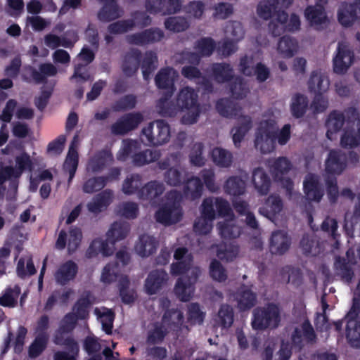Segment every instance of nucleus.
Wrapping results in <instances>:
<instances>
[{
	"mask_svg": "<svg viewBox=\"0 0 360 360\" xmlns=\"http://www.w3.org/2000/svg\"><path fill=\"white\" fill-rule=\"evenodd\" d=\"M190 264L186 261H178L171 265V274L181 275L176 281L174 291L182 302L189 301L194 293L195 285L200 274L199 268L195 267L189 271Z\"/></svg>",
	"mask_w": 360,
	"mask_h": 360,
	"instance_id": "1",
	"label": "nucleus"
},
{
	"mask_svg": "<svg viewBox=\"0 0 360 360\" xmlns=\"http://www.w3.org/2000/svg\"><path fill=\"white\" fill-rule=\"evenodd\" d=\"M176 103L181 110L188 111L181 117L182 124H193L197 122L201 110L198 103V95L193 88L190 86L182 88L178 93Z\"/></svg>",
	"mask_w": 360,
	"mask_h": 360,
	"instance_id": "2",
	"label": "nucleus"
},
{
	"mask_svg": "<svg viewBox=\"0 0 360 360\" xmlns=\"http://www.w3.org/2000/svg\"><path fill=\"white\" fill-rule=\"evenodd\" d=\"M281 322V313L278 306L269 303L264 307H259L252 313V327L255 330H264L275 329Z\"/></svg>",
	"mask_w": 360,
	"mask_h": 360,
	"instance_id": "3",
	"label": "nucleus"
},
{
	"mask_svg": "<svg viewBox=\"0 0 360 360\" xmlns=\"http://www.w3.org/2000/svg\"><path fill=\"white\" fill-rule=\"evenodd\" d=\"M360 280L354 293L352 304L345 315L347 339L356 347L360 346Z\"/></svg>",
	"mask_w": 360,
	"mask_h": 360,
	"instance_id": "4",
	"label": "nucleus"
},
{
	"mask_svg": "<svg viewBox=\"0 0 360 360\" xmlns=\"http://www.w3.org/2000/svg\"><path fill=\"white\" fill-rule=\"evenodd\" d=\"M170 127L163 120H157L150 122L143 128L141 134V141L148 146H161L169 141Z\"/></svg>",
	"mask_w": 360,
	"mask_h": 360,
	"instance_id": "5",
	"label": "nucleus"
},
{
	"mask_svg": "<svg viewBox=\"0 0 360 360\" xmlns=\"http://www.w3.org/2000/svg\"><path fill=\"white\" fill-rule=\"evenodd\" d=\"M276 141V122L266 120L260 122L255 133V146L263 154L274 150Z\"/></svg>",
	"mask_w": 360,
	"mask_h": 360,
	"instance_id": "6",
	"label": "nucleus"
},
{
	"mask_svg": "<svg viewBox=\"0 0 360 360\" xmlns=\"http://www.w3.org/2000/svg\"><path fill=\"white\" fill-rule=\"evenodd\" d=\"M291 162L285 157H279L275 159L270 165V171L275 181L280 183L285 189L286 195L290 198L293 194L294 183L286 175L292 169Z\"/></svg>",
	"mask_w": 360,
	"mask_h": 360,
	"instance_id": "7",
	"label": "nucleus"
},
{
	"mask_svg": "<svg viewBox=\"0 0 360 360\" xmlns=\"http://www.w3.org/2000/svg\"><path fill=\"white\" fill-rule=\"evenodd\" d=\"M316 339L317 335L315 330L307 319L302 323L300 328L295 327L294 328L290 336L292 346L298 350H301L304 347V342L313 344L316 342Z\"/></svg>",
	"mask_w": 360,
	"mask_h": 360,
	"instance_id": "8",
	"label": "nucleus"
},
{
	"mask_svg": "<svg viewBox=\"0 0 360 360\" xmlns=\"http://www.w3.org/2000/svg\"><path fill=\"white\" fill-rule=\"evenodd\" d=\"M82 239V232L80 228L71 226L68 233L62 229L58 234L56 242V248L62 250L68 245V252L70 255L74 253L79 247Z\"/></svg>",
	"mask_w": 360,
	"mask_h": 360,
	"instance_id": "9",
	"label": "nucleus"
},
{
	"mask_svg": "<svg viewBox=\"0 0 360 360\" xmlns=\"http://www.w3.org/2000/svg\"><path fill=\"white\" fill-rule=\"evenodd\" d=\"M336 51L333 60V71L337 74H345L354 62V51L343 41L338 42Z\"/></svg>",
	"mask_w": 360,
	"mask_h": 360,
	"instance_id": "10",
	"label": "nucleus"
},
{
	"mask_svg": "<svg viewBox=\"0 0 360 360\" xmlns=\"http://www.w3.org/2000/svg\"><path fill=\"white\" fill-rule=\"evenodd\" d=\"M143 120V116L139 112L127 113L112 124L111 132L114 135H124L136 129Z\"/></svg>",
	"mask_w": 360,
	"mask_h": 360,
	"instance_id": "11",
	"label": "nucleus"
},
{
	"mask_svg": "<svg viewBox=\"0 0 360 360\" xmlns=\"http://www.w3.org/2000/svg\"><path fill=\"white\" fill-rule=\"evenodd\" d=\"M347 165V156L340 150H331L325 162V169L329 174H340Z\"/></svg>",
	"mask_w": 360,
	"mask_h": 360,
	"instance_id": "12",
	"label": "nucleus"
},
{
	"mask_svg": "<svg viewBox=\"0 0 360 360\" xmlns=\"http://www.w3.org/2000/svg\"><path fill=\"white\" fill-rule=\"evenodd\" d=\"M338 18L342 25L352 26L357 19H360V0L352 4L342 3L338 12Z\"/></svg>",
	"mask_w": 360,
	"mask_h": 360,
	"instance_id": "13",
	"label": "nucleus"
},
{
	"mask_svg": "<svg viewBox=\"0 0 360 360\" xmlns=\"http://www.w3.org/2000/svg\"><path fill=\"white\" fill-rule=\"evenodd\" d=\"M303 190L306 198L309 201L319 202L323 195L324 190L317 176L309 174L303 182Z\"/></svg>",
	"mask_w": 360,
	"mask_h": 360,
	"instance_id": "14",
	"label": "nucleus"
},
{
	"mask_svg": "<svg viewBox=\"0 0 360 360\" xmlns=\"http://www.w3.org/2000/svg\"><path fill=\"white\" fill-rule=\"evenodd\" d=\"M155 218L165 226L176 224L181 220V209H176L174 205L165 203L156 211Z\"/></svg>",
	"mask_w": 360,
	"mask_h": 360,
	"instance_id": "15",
	"label": "nucleus"
},
{
	"mask_svg": "<svg viewBox=\"0 0 360 360\" xmlns=\"http://www.w3.org/2000/svg\"><path fill=\"white\" fill-rule=\"evenodd\" d=\"M78 269L77 263L71 259L60 264L54 273L56 282L62 286L68 284L76 278Z\"/></svg>",
	"mask_w": 360,
	"mask_h": 360,
	"instance_id": "16",
	"label": "nucleus"
},
{
	"mask_svg": "<svg viewBox=\"0 0 360 360\" xmlns=\"http://www.w3.org/2000/svg\"><path fill=\"white\" fill-rule=\"evenodd\" d=\"M291 238L288 233L278 230L271 234L269 243L270 252L273 255H283L290 249Z\"/></svg>",
	"mask_w": 360,
	"mask_h": 360,
	"instance_id": "17",
	"label": "nucleus"
},
{
	"mask_svg": "<svg viewBox=\"0 0 360 360\" xmlns=\"http://www.w3.org/2000/svg\"><path fill=\"white\" fill-rule=\"evenodd\" d=\"M141 58V51L138 49L127 51L123 56L121 65L123 74L127 77L134 76L139 68Z\"/></svg>",
	"mask_w": 360,
	"mask_h": 360,
	"instance_id": "18",
	"label": "nucleus"
},
{
	"mask_svg": "<svg viewBox=\"0 0 360 360\" xmlns=\"http://www.w3.org/2000/svg\"><path fill=\"white\" fill-rule=\"evenodd\" d=\"M99 1L103 4V6L97 15L98 19L100 21L108 22L122 16L124 11L117 4V0Z\"/></svg>",
	"mask_w": 360,
	"mask_h": 360,
	"instance_id": "19",
	"label": "nucleus"
},
{
	"mask_svg": "<svg viewBox=\"0 0 360 360\" xmlns=\"http://www.w3.org/2000/svg\"><path fill=\"white\" fill-rule=\"evenodd\" d=\"M304 16L309 25L316 30H319L320 26L328 20L324 6L318 1L315 5L308 6L305 8Z\"/></svg>",
	"mask_w": 360,
	"mask_h": 360,
	"instance_id": "20",
	"label": "nucleus"
},
{
	"mask_svg": "<svg viewBox=\"0 0 360 360\" xmlns=\"http://www.w3.org/2000/svg\"><path fill=\"white\" fill-rule=\"evenodd\" d=\"M210 74L218 84L231 82L234 77V72L229 63H214L210 67Z\"/></svg>",
	"mask_w": 360,
	"mask_h": 360,
	"instance_id": "21",
	"label": "nucleus"
},
{
	"mask_svg": "<svg viewBox=\"0 0 360 360\" xmlns=\"http://www.w3.org/2000/svg\"><path fill=\"white\" fill-rule=\"evenodd\" d=\"M15 167L6 166V173L14 175V178L19 179L25 171L32 172L34 169L33 162L28 153L22 152L15 158Z\"/></svg>",
	"mask_w": 360,
	"mask_h": 360,
	"instance_id": "22",
	"label": "nucleus"
},
{
	"mask_svg": "<svg viewBox=\"0 0 360 360\" xmlns=\"http://www.w3.org/2000/svg\"><path fill=\"white\" fill-rule=\"evenodd\" d=\"M283 203L277 194H271L265 200L264 205L259 209V212L266 218L273 220L283 210Z\"/></svg>",
	"mask_w": 360,
	"mask_h": 360,
	"instance_id": "23",
	"label": "nucleus"
},
{
	"mask_svg": "<svg viewBox=\"0 0 360 360\" xmlns=\"http://www.w3.org/2000/svg\"><path fill=\"white\" fill-rule=\"evenodd\" d=\"M26 70L30 72L32 80L35 84L47 83V77H53L57 74V68L51 63H41L39 70L34 67L28 65Z\"/></svg>",
	"mask_w": 360,
	"mask_h": 360,
	"instance_id": "24",
	"label": "nucleus"
},
{
	"mask_svg": "<svg viewBox=\"0 0 360 360\" xmlns=\"http://www.w3.org/2000/svg\"><path fill=\"white\" fill-rule=\"evenodd\" d=\"M176 71L171 67L161 68L155 77L156 86L160 89L167 90V92L174 93L175 90L174 77Z\"/></svg>",
	"mask_w": 360,
	"mask_h": 360,
	"instance_id": "25",
	"label": "nucleus"
},
{
	"mask_svg": "<svg viewBox=\"0 0 360 360\" xmlns=\"http://www.w3.org/2000/svg\"><path fill=\"white\" fill-rule=\"evenodd\" d=\"M238 308L241 311L252 309L257 303V295L248 287L243 285L236 292Z\"/></svg>",
	"mask_w": 360,
	"mask_h": 360,
	"instance_id": "26",
	"label": "nucleus"
},
{
	"mask_svg": "<svg viewBox=\"0 0 360 360\" xmlns=\"http://www.w3.org/2000/svg\"><path fill=\"white\" fill-rule=\"evenodd\" d=\"M216 109L220 115L226 118H238L242 115V108L238 103L226 98L217 101Z\"/></svg>",
	"mask_w": 360,
	"mask_h": 360,
	"instance_id": "27",
	"label": "nucleus"
},
{
	"mask_svg": "<svg viewBox=\"0 0 360 360\" xmlns=\"http://www.w3.org/2000/svg\"><path fill=\"white\" fill-rule=\"evenodd\" d=\"M167 279V274L164 270L157 269L150 272L145 284L148 294L154 295L157 293Z\"/></svg>",
	"mask_w": 360,
	"mask_h": 360,
	"instance_id": "28",
	"label": "nucleus"
},
{
	"mask_svg": "<svg viewBox=\"0 0 360 360\" xmlns=\"http://www.w3.org/2000/svg\"><path fill=\"white\" fill-rule=\"evenodd\" d=\"M203 183L198 176L186 178L184 183L183 193L186 199L195 200L202 194Z\"/></svg>",
	"mask_w": 360,
	"mask_h": 360,
	"instance_id": "29",
	"label": "nucleus"
},
{
	"mask_svg": "<svg viewBox=\"0 0 360 360\" xmlns=\"http://www.w3.org/2000/svg\"><path fill=\"white\" fill-rule=\"evenodd\" d=\"M345 122V116L342 112L335 110L330 112L326 122L327 138L333 140V135L342 129Z\"/></svg>",
	"mask_w": 360,
	"mask_h": 360,
	"instance_id": "30",
	"label": "nucleus"
},
{
	"mask_svg": "<svg viewBox=\"0 0 360 360\" xmlns=\"http://www.w3.org/2000/svg\"><path fill=\"white\" fill-rule=\"evenodd\" d=\"M309 91L311 93H323L329 87L328 77L321 70H316L311 72L307 82Z\"/></svg>",
	"mask_w": 360,
	"mask_h": 360,
	"instance_id": "31",
	"label": "nucleus"
},
{
	"mask_svg": "<svg viewBox=\"0 0 360 360\" xmlns=\"http://www.w3.org/2000/svg\"><path fill=\"white\" fill-rule=\"evenodd\" d=\"M238 118L239 120L238 125L233 127L231 131L233 134L232 139L233 143L237 148L240 146L241 141L252 128V119L248 115H241Z\"/></svg>",
	"mask_w": 360,
	"mask_h": 360,
	"instance_id": "32",
	"label": "nucleus"
},
{
	"mask_svg": "<svg viewBox=\"0 0 360 360\" xmlns=\"http://www.w3.org/2000/svg\"><path fill=\"white\" fill-rule=\"evenodd\" d=\"M158 244L159 243L155 237L143 234L139 237V242L135 245V249L140 256L143 257H148L156 252Z\"/></svg>",
	"mask_w": 360,
	"mask_h": 360,
	"instance_id": "33",
	"label": "nucleus"
},
{
	"mask_svg": "<svg viewBox=\"0 0 360 360\" xmlns=\"http://www.w3.org/2000/svg\"><path fill=\"white\" fill-rule=\"evenodd\" d=\"M252 184L261 195H266L271 187V179L264 169L257 167L252 172Z\"/></svg>",
	"mask_w": 360,
	"mask_h": 360,
	"instance_id": "34",
	"label": "nucleus"
},
{
	"mask_svg": "<svg viewBox=\"0 0 360 360\" xmlns=\"http://www.w3.org/2000/svg\"><path fill=\"white\" fill-rule=\"evenodd\" d=\"M172 94V92H166L157 103L158 112L162 117H173L181 111L177 103L169 101Z\"/></svg>",
	"mask_w": 360,
	"mask_h": 360,
	"instance_id": "35",
	"label": "nucleus"
},
{
	"mask_svg": "<svg viewBox=\"0 0 360 360\" xmlns=\"http://www.w3.org/2000/svg\"><path fill=\"white\" fill-rule=\"evenodd\" d=\"M165 191L163 183L158 181H151L141 187L138 192V197L141 200H154L161 195Z\"/></svg>",
	"mask_w": 360,
	"mask_h": 360,
	"instance_id": "36",
	"label": "nucleus"
},
{
	"mask_svg": "<svg viewBox=\"0 0 360 360\" xmlns=\"http://www.w3.org/2000/svg\"><path fill=\"white\" fill-rule=\"evenodd\" d=\"M160 304L163 309H166L162 318V321L163 323L167 325L181 324L184 320L183 313L177 309H168L170 305V301L169 299H161Z\"/></svg>",
	"mask_w": 360,
	"mask_h": 360,
	"instance_id": "37",
	"label": "nucleus"
},
{
	"mask_svg": "<svg viewBox=\"0 0 360 360\" xmlns=\"http://www.w3.org/2000/svg\"><path fill=\"white\" fill-rule=\"evenodd\" d=\"M130 230V225L127 221H115L112 225L110 229L106 233L108 240L110 242L112 245H114L116 242L126 238Z\"/></svg>",
	"mask_w": 360,
	"mask_h": 360,
	"instance_id": "38",
	"label": "nucleus"
},
{
	"mask_svg": "<svg viewBox=\"0 0 360 360\" xmlns=\"http://www.w3.org/2000/svg\"><path fill=\"white\" fill-rule=\"evenodd\" d=\"M112 191L105 190L94 197L92 201L88 202L87 208L90 212L97 214L106 208L111 202Z\"/></svg>",
	"mask_w": 360,
	"mask_h": 360,
	"instance_id": "39",
	"label": "nucleus"
},
{
	"mask_svg": "<svg viewBox=\"0 0 360 360\" xmlns=\"http://www.w3.org/2000/svg\"><path fill=\"white\" fill-rule=\"evenodd\" d=\"M92 294L90 291L85 292L75 302L73 309L75 315L80 320L85 319L89 316V308L92 304Z\"/></svg>",
	"mask_w": 360,
	"mask_h": 360,
	"instance_id": "40",
	"label": "nucleus"
},
{
	"mask_svg": "<svg viewBox=\"0 0 360 360\" xmlns=\"http://www.w3.org/2000/svg\"><path fill=\"white\" fill-rule=\"evenodd\" d=\"M309 100L304 95L295 94L291 100L290 112L295 118L302 117L308 109Z\"/></svg>",
	"mask_w": 360,
	"mask_h": 360,
	"instance_id": "41",
	"label": "nucleus"
},
{
	"mask_svg": "<svg viewBox=\"0 0 360 360\" xmlns=\"http://www.w3.org/2000/svg\"><path fill=\"white\" fill-rule=\"evenodd\" d=\"M141 62L143 77L144 80L148 81L152 72L157 68L158 56L156 53L153 51H146Z\"/></svg>",
	"mask_w": 360,
	"mask_h": 360,
	"instance_id": "42",
	"label": "nucleus"
},
{
	"mask_svg": "<svg viewBox=\"0 0 360 360\" xmlns=\"http://www.w3.org/2000/svg\"><path fill=\"white\" fill-rule=\"evenodd\" d=\"M160 158V153L156 150L146 149L132 155L134 165L141 167L157 161Z\"/></svg>",
	"mask_w": 360,
	"mask_h": 360,
	"instance_id": "43",
	"label": "nucleus"
},
{
	"mask_svg": "<svg viewBox=\"0 0 360 360\" xmlns=\"http://www.w3.org/2000/svg\"><path fill=\"white\" fill-rule=\"evenodd\" d=\"M79 163V155L77 150L71 146L69 148L68 155L63 164V169L65 172H68V184H70L72 181Z\"/></svg>",
	"mask_w": 360,
	"mask_h": 360,
	"instance_id": "44",
	"label": "nucleus"
},
{
	"mask_svg": "<svg viewBox=\"0 0 360 360\" xmlns=\"http://www.w3.org/2000/svg\"><path fill=\"white\" fill-rule=\"evenodd\" d=\"M211 159L217 166L223 168L229 167L233 162L232 154L219 147H215L212 150Z\"/></svg>",
	"mask_w": 360,
	"mask_h": 360,
	"instance_id": "45",
	"label": "nucleus"
},
{
	"mask_svg": "<svg viewBox=\"0 0 360 360\" xmlns=\"http://www.w3.org/2000/svg\"><path fill=\"white\" fill-rule=\"evenodd\" d=\"M238 252L239 247L234 243L224 242L217 246V256L221 260L231 262L236 258Z\"/></svg>",
	"mask_w": 360,
	"mask_h": 360,
	"instance_id": "46",
	"label": "nucleus"
},
{
	"mask_svg": "<svg viewBox=\"0 0 360 360\" xmlns=\"http://www.w3.org/2000/svg\"><path fill=\"white\" fill-rule=\"evenodd\" d=\"M186 179V172L181 169L172 167L166 170L164 174L165 183L171 186H179L183 184Z\"/></svg>",
	"mask_w": 360,
	"mask_h": 360,
	"instance_id": "47",
	"label": "nucleus"
},
{
	"mask_svg": "<svg viewBox=\"0 0 360 360\" xmlns=\"http://www.w3.org/2000/svg\"><path fill=\"white\" fill-rule=\"evenodd\" d=\"M112 160L110 152L103 150L98 152L89 162V168L94 173H98L104 169L108 160Z\"/></svg>",
	"mask_w": 360,
	"mask_h": 360,
	"instance_id": "48",
	"label": "nucleus"
},
{
	"mask_svg": "<svg viewBox=\"0 0 360 360\" xmlns=\"http://www.w3.org/2000/svg\"><path fill=\"white\" fill-rule=\"evenodd\" d=\"M245 189V181L240 177L236 176L229 177L224 186V192L234 196L243 195Z\"/></svg>",
	"mask_w": 360,
	"mask_h": 360,
	"instance_id": "49",
	"label": "nucleus"
},
{
	"mask_svg": "<svg viewBox=\"0 0 360 360\" xmlns=\"http://www.w3.org/2000/svg\"><path fill=\"white\" fill-rule=\"evenodd\" d=\"M335 267L343 281L347 283L352 282L354 273L347 259L337 257L335 261Z\"/></svg>",
	"mask_w": 360,
	"mask_h": 360,
	"instance_id": "50",
	"label": "nucleus"
},
{
	"mask_svg": "<svg viewBox=\"0 0 360 360\" xmlns=\"http://www.w3.org/2000/svg\"><path fill=\"white\" fill-rule=\"evenodd\" d=\"M297 41L289 36L282 37L278 43V51L285 58L293 56L297 51Z\"/></svg>",
	"mask_w": 360,
	"mask_h": 360,
	"instance_id": "51",
	"label": "nucleus"
},
{
	"mask_svg": "<svg viewBox=\"0 0 360 360\" xmlns=\"http://www.w3.org/2000/svg\"><path fill=\"white\" fill-rule=\"evenodd\" d=\"M142 186V177L139 174L127 176L122 184V191L126 195L137 193Z\"/></svg>",
	"mask_w": 360,
	"mask_h": 360,
	"instance_id": "52",
	"label": "nucleus"
},
{
	"mask_svg": "<svg viewBox=\"0 0 360 360\" xmlns=\"http://www.w3.org/2000/svg\"><path fill=\"white\" fill-rule=\"evenodd\" d=\"M340 144L342 148L352 149L355 148L360 144V134L354 128H347L341 136Z\"/></svg>",
	"mask_w": 360,
	"mask_h": 360,
	"instance_id": "53",
	"label": "nucleus"
},
{
	"mask_svg": "<svg viewBox=\"0 0 360 360\" xmlns=\"http://www.w3.org/2000/svg\"><path fill=\"white\" fill-rule=\"evenodd\" d=\"M193 48L203 58L210 57L216 49V43L211 37H202L195 42Z\"/></svg>",
	"mask_w": 360,
	"mask_h": 360,
	"instance_id": "54",
	"label": "nucleus"
},
{
	"mask_svg": "<svg viewBox=\"0 0 360 360\" xmlns=\"http://www.w3.org/2000/svg\"><path fill=\"white\" fill-rule=\"evenodd\" d=\"M164 25L166 30L175 33L184 32L189 27L187 20L181 16L168 17Z\"/></svg>",
	"mask_w": 360,
	"mask_h": 360,
	"instance_id": "55",
	"label": "nucleus"
},
{
	"mask_svg": "<svg viewBox=\"0 0 360 360\" xmlns=\"http://www.w3.org/2000/svg\"><path fill=\"white\" fill-rule=\"evenodd\" d=\"M282 279H285L286 283H291L292 285L298 286L302 283V274L300 269L287 265L281 270Z\"/></svg>",
	"mask_w": 360,
	"mask_h": 360,
	"instance_id": "56",
	"label": "nucleus"
},
{
	"mask_svg": "<svg viewBox=\"0 0 360 360\" xmlns=\"http://www.w3.org/2000/svg\"><path fill=\"white\" fill-rule=\"evenodd\" d=\"M219 234L224 239H234L242 233L240 226L231 222H223L217 224Z\"/></svg>",
	"mask_w": 360,
	"mask_h": 360,
	"instance_id": "57",
	"label": "nucleus"
},
{
	"mask_svg": "<svg viewBox=\"0 0 360 360\" xmlns=\"http://www.w3.org/2000/svg\"><path fill=\"white\" fill-rule=\"evenodd\" d=\"M204 144L197 142L193 144L189 153L190 163L195 167H202L205 165L206 159L203 156Z\"/></svg>",
	"mask_w": 360,
	"mask_h": 360,
	"instance_id": "58",
	"label": "nucleus"
},
{
	"mask_svg": "<svg viewBox=\"0 0 360 360\" xmlns=\"http://www.w3.org/2000/svg\"><path fill=\"white\" fill-rule=\"evenodd\" d=\"M137 103V98L134 94H127L117 100L112 105L115 112H122L134 109Z\"/></svg>",
	"mask_w": 360,
	"mask_h": 360,
	"instance_id": "59",
	"label": "nucleus"
},
{
	"mask_svg": "<svg viewBox=\"0 0 360 360\" xmlns=\"http://www.w3.org/2000/svg\"><path fill=\"white\" fill-rule=\"evenodd\" d=\"M275 11H277V7L273 0L260 1L257 6L258 16L264 20H268L274 16Z\"/></svg>",
	"mask_w": 360,
	"mask_h": 360,
	"instance_id": "60",
	"label": "nucleus"
},
{
	"mask_svg": "<svg viewBox=\"0 0 360 360\" xmlns=\"http://www.w3.org/2000/svg\"><path fill=\"white\" fill-rule=\"evenodd\" d=\"M48 341L49 338H44L43 335H36L35 339L29 347V356L32 359L39 356L46 349Z\"/></svg>",
	"mask_w": 360,
	"mask_h": 360,
	"instance_id": "61",
	"label": "nucleus"
},
{
	"mask_svg": "<svg viewBox=\"0 0 360 360\" xmlns=\"http://www.w3.org/2000/svg\"><path fill=\"white\" fill-rule=\"evenodd\" d=\"M233 309L231 306L227 304L221 305L218 311V318L220 325L223 328H229L233 323Z\"/></svg>",
	"mask_w": 360,
	"mask_h": 360,
	"instance_id": "62",
	"label": "nucleus"
},
{
	"mask_svg": "<svg viewBox=\"0 0 360 360\" xmlns=\"http://www.w3.org/2000/svg\"><path fill=\"white\" fill-rule=\"evenodd\" d=\"M167 334V329L162 324L156 323L154 328L148 333L146 342L149 345L161 343Z\"/></svg>",
	"mask_w": 360,
	"mask_h": 360,
	"instance_id": "63",
	"label": "nucleus"
},
{
	"mask_svg": "<svg viewBox=\"0 0 360 360\" xmlns=\"http://www.w3.org/2000/svg\"><path fill=\"white\" fill-rule=\"evenodd\" d=\"M230 92L234 99L240 100L246 97L249 89L242 79L236 78L230 84Z\"/></svg>",
	"mask_w": 360,
	"mask_h": 360,
	"instance_id": "64",
	"label": "nucleus"
}]
</instances>
